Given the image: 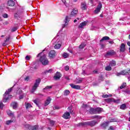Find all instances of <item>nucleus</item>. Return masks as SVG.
<instances>
[{
    "label": "nucleus",
    "instance_id": "24",
    "mask_svg": "<svg viewBox=\"0 0 130 130\" xmlns=\"http://www.w3.org/2000/svg\"><path fill=\"white\" fill-rule=\"evenodd\" d=\"M51 101V99L50 98H48L46 102H45V106H47L50 103V102Z\"/></svg>",
    "mask_w": 130,
    "mask_h": 130
},
{
    "label": "nucleus",
    "instance_id": "4",
    "mask_svg": "<svg viewBox=\"0 0 130 130\" xmlns=\"http://www.w3.org/2000/svg\"><path fill=\"white\" fill-rule=\"evenodd\" d=\"M40 61H41V62H42V64L44 66L47 65L49 62L47 59V58L46 57V55L45 54L41 57L40 58Z\"/></svg>",
    "mask_w": 130,
    "mask_h": 130
},
{
    "label": "nucleus",
    "instance_id": "13",
    "mask_svg": "<svg viewBox=\"0 0 130 130\" xmlns=\"http://www.w3.org/2000/svg\"><path fill=\"white\" fill-rule=\"evenodd\" d=\"M70 86L72 89H76V90H80V89H81V86L80 85H77L72 83L70 84Z\"/></svg>",
    "mask_w": 130,
    "mask_h": 130
},
{
    "label": "nucleus",
    "instance_id": "30",
    "mask_svg": "<svg viewBox=\"0 0 130 130\" xmlns=\"http://www.w3.org/2000/svg\"><path fill=\"white\" fill-rule=\"evenodd\" d=\"M105 70L106 71H111V70H112V68H111V66H110V64H109V66H107L105 68Z\"/></svg>",
    "mask_w": 130,
    "mask_h": 130
},
{
    "label": "nucleus",
    "instance_id": "62",
    "mask_svg": "<svg viewBox=\"0 0 130 130\" xmlns=\"http://www.w3.org/2000/svg\"><path fill=\"white\" fill-rule=\"evenodd\" d=\"M127 45H128V46H130V41L127 42Z\"/></svg>",
    "mask_w": 130,
    "mask_h": 130
},
{
    "label": "nucleus",
    "instance_id": "17",
    "mask_svg": "<svg viewBox=\"0 0 130 130\" xmlns=\"http://www.w3.org/2000/svg\"><path fill=\"white\" fill-rule=\"evenodd\" d=\"M120 51H121V52H124V51H125V45L124 44H121Z\"/></svg>",
    "mask_w": 130,
    "mask_h": 130
},
{
    "label": "nucleus",
    "instance_id": "57",
    "mask_svg": "<svg viewBox=\"0 0 130 130\" xmlns=\"http://www.w3.org/2000/svg\"><path fill=\"white\" fill-rule=\"evenodd\" d=\"M82 107H83V108H86L87 107V105H83L82 106Z\"/></svg>",
    "mask_w": 130,
    "mask_h": 130
},
{
    "label": "nucleus",
    "instance_id": "16",
    "mask_svg": "<svg viewBox=\"0 0 130 130\" xmlns=\"http://www.w3.org/2000/svg\"><path fill=\"white\" fill-rule=\"evenodd\" d=\"M27 126H28V129L29 130H37L38 129V126L37 125L30 126L28 125Z\"/></svg>",
    "mask_w": 130,
    "mask_h": 130
},
{
    "label": "nucleus",
    "instance_id": "3",
    "mask_svg": "<svg viewBox=\"0 0 130 130\" xmlns=\"http://www.w3.org/2000/svg\"><path fill=\"white\" fill-rule=\"evenodd\" d=\"M40 82H41V79L40 78H38L36 80V82L35 83L34 85L32 86V89H31V93H34L36 91L37 88L39 87V84H40Z\"/></svg>",
    "mask_w": 130,
    "mask_h": 130
},
{
    "label": "nucleus",
    "instance_id": "2",
    "mask_svg": "<svg viewBox=\"0 0 130 130\" xmlns=\"http://www.w3.org/2000/svg\"><path fill=\"white\" fill-rule=\"evenodd\" d=\"M97 122L95 121H87V122H83L79 123V125L81 126H87V125H89L90 126H94L96 125Z\"/></svg>",
    "mask_w": 130,
    "mask_h": 130
},
{
    "label": "nucleus",
    "instance_id": "6",
    "mask_svg": "<svg viewBox=\"0 0 130 130\" xmlns=\"http://www.w3.org/2000/svg\"><path fill=\"white\" fill-rule=\"evenodd\" d=\"M56 42L57 44L55 45L54 48H55V49H59L61 47V43L59 41V40H57Z\"/></svg>",
    "mask_w": 130,
    "mask_h": 130
},
{
    "label": "nucleus",
    "instance_id": "32",
    "mask_svg": "<svg viewBox=\"0 0 130 130\" xmlns=\"http://www.w3.org/2000/svg\"><path fill=\"white\" fill-rule=\"evenodd\" d=\"M7 114L9 116H14V113H13L11 111H7Z\"/></svg>",
    "mask_w": 130,
    "mask_h": 130
},
{
    "label": "nucleus",
    "instance_id": "44",
    "mask_svg": "<svg viewBox=\"0 0 130 130\" xmlns=\"http://www.w3.org/2000/svg\"><path fill=\"white\" fill-rule=\"evenodd\" d=\"M3 18H8V14H7V13H5L3 15Z\"/></svg>",
    "mask_w": 130,
    "mask_h": 130
},
{
    "label": "nucleus",
    "instance_id": "35",
    "mask_svg": "<svg viewBox=\"0 0 130 130\" xmlns=\"http://www.w3.org/2000/svg\"><path fill=\"white\" fill-rule=\"evenodd\" d=\"M62 56L64 58H68V57H69V54L67 53H63Z\"/></svg>",
    "mask_w": 130,
    "mask_h": 130
},
{
    "label": "nucleus",
    "instance_id": "37",
    "mask_svg": "<svg viewBox=\"0 0 130 130\" xmlns=\"http://www.w3.org/2000/svg\"><path fill=\"white\" fill-rule=\"evenodd\" d=\"M52 88V86H47L45 88H44V90H49Z\"/></svg>",
    "mask_w": 130,
    "mask_h": 130
},
{
    "label": "nucleus",
    "instance_id": "19",
    "mask_svg": "<svg viewBox=\"0 0 130 130\" xmlns=\"http://www.w3.org/2000/svg\"><path fill=\"white\" fill-rule=\"evenodd\" d=\"M8 5L10 7H14L15 6V2L13 0H9L8 3Z\"/></svg>",
    "mask_w": 130,
    "mask_h": 130
},
{
    "label": "nucleus",
    "instance_id": "29",
    "mask_svg": "<svg viewBox=\"0 0 130 130\" xmlns=\"http://www.w3.org/2000/svg\"><path fill=\"white\" fill-rule=\"evenodd\" d=\"M25 107L26 109H28V108H31V107H32V105L29 103H25Z\"/></svg>",
    "mask_w": 130,
    "mask_h": 130
},
{
    "label": "nucleus",
    "instance_id": "58",
    "mask_svg": "<svg viewBox=\"0 0 130 130\" xmlns=\"http://www.w3.org/2000/svg\"><path fill=\"white\" fill-rule=\"evenodd\" d=\"M41 54H42V52L39 53L37 55V57H38L39 56H40V55H41Z\"/></svg>",
    "mask_w": 130,
    "mask_h": 130
},
{
    "label": "nucleus",
    "instance_id": "52",
    "mask_svg": "<svg viewBox=\"0 0 130 130\" xmlns=\"http://www.w3.org/2000/svg\"><path fill=\"white\" fill-rule=\"evenodd\" d=\"M16 30H17V28L14 27V28H12V32H15V31H16Z\"/></svg>",
    "mask_w": 130,
    "mask_h": 130
},
{
    "label": "nucleus",
    "instance_id": "34",
    "mask_svg": "<svg viewBox=\"0 0 130 130\" xmlns=\"http://www.w3.org/2000/svg\"><path fill=\"white\" fill-rule=\"evenodd\" d=\"M113 103H116L117 104H118V103H120V99L115 100V99H114Z\"/></svg>",
    "mask_w": 130,
    "mask_h": 130
},
{
    "label": "nucleus",
    "instance_id": "49",
    "mask_svg": "<svg viewBox=\"0 0 130 130\" xmlns=\"http://www.w3.org/2000/svg\"><path fill=\"white\" fill-rule=\"evenodd\" d=\"M31 57H30V56H28V55H27L26 57H25V59L26 60H30V58Z\"/></svg>",
    "mask_w": 130,
    "mask_h": 130
},
{
    "label": "nucleus",
    "instance_id": "41",
    "mask_svg": "<svg viewBox=\"0 0 130 130\" xmlns=\"http://www.w3.org/2000/svg\"><path fill=\"white\" fill-rule=\"evenodd\" d=\"M10 39H11V35H9L8 37L6 38V39L5 40V42L9 41Z\"/></svg>",
    "mask_w": 130,
    "mask_h": 130
},
{
    "label": "nucleus",
    "instance_id": "40",
    "mask_svg": "<svg viewBox=\"0 0 130 130\" xmlns=\"http://www.w3.org/2000/svg\"><path fill=\"white\" fill-rule=\"evenodd\" d=\"M12 122H13V121H12V120H8L6 121V124H7V125H9L11 124V123H12Z\"/></svg>",
    "mask_w": 130,
    "mask_h": 130
},
{
    "label": "nucleus",
    "instance_id": "23",
    "mask_svg": "<svg viewBox=\"0 0 130 130\" xmlns=\"http://www.w3.org/2000/svg\"><path fill=\"white\" fill-rule=\"evenodd\" d=\"M110 38L108 36H105L102 38V39L100 40V42H102V41H105L106 40H109Z\"/></svg>",
    "mask_w": 130,
    "mask_h": 130
},
{
    "label": "nucleus",
    "instance_id": "36",
    "mask_svg": "<svg viewBox=\"0 0 130 130\" xmlns=\"http://www.w3.org/2000/svg\"><path fill=\"white\" fill-rule=\"evenodd\" d=\"M86 46V44L85 43H82L79 46V48H81V49H83L84 47Z\"/></svg>",
    "mask_w": 130,
    "mask_h": 130
},
{
    "label": "nucleus",
    "instance_id": "14",
    "mask_svg": "<svg viewBox=\"0 0 130 130\" xmlns=\"http://www.w3.org/2000/svg\"><path fill=\"white\" fill-rule=\"evenodd\" d=\"M11 106L13 109H16L18 108V103L16 102H12L11 104Z\"/></svg>",
    "mask_w": 130,
    "mask_h": 130
},
{
    "label": "nucleus",
    "instance_id": "42",
    "mask_svg": "<svg viewBox=\"0 0 130 130\" xmlns=\"http://www.w3.org/2000/svg\"><path fill=\"white\" fill-rule=\"evenodd\" d=\"M4 104H3V102H0V108L1 109H3V108H4Z\"/></svg>",
    "mask_w": 130,
    "mask_h": 130
},
{
    "label": "nucleus",
    "instance_id": "39",
    "mask_svg": "<svg viewBox=\"0 0 130 130\" xmlns=\"http://www.w3.org/2000/svg\"><path fill=\"white\" fill-rule=\"evenodd\" d=\"M34 102L35 103V104H36V105H37V106H39V101H38V100H35Z\"/></svg>",
    "mask_w": 130,
    "mask_h": 130
},
{
    "label": "nucleus",
    "instance_id": "48",
    "mask_svg": "<svg viewBox=\"0 0 130 130\" xmlns=\"http://www.w3.org/2000/svg\"><path fill=\"white\" fill-rule=\"evenodd\" d=\"M103 98H108L109 97V95L108 94H104L102 95Z\"/></svg>",
    "mask_w": 130,
    "mask_h": 130
},
{
    "label": "nucleus",
    "instance_id": "59",
    "mask_svg": "<svg viewBox=\"0 0 130 130\" xmlns=\"http://www.w3.org/2000/svg\"><path fill=\"white\" fill-rule=\"evenodd\" d=\"M82 74L83 75H87V73H86V71H83V72H82Z\"/></svg>",
    "mask_w": 130,
    "mask_h": 130
},
{
    "label": "nucleus",
    "instance_id": "26",
    "mask_svg": "<svg viewBox=\"0 0 130 130\" xmlns=\"http://www.w3.org/2000/svg\"><path fill=\"white\" fill-rule=\"evenodd\" d=\"M126 108V105L125 104H123L120 107V109H122V110H124Z\"/></svg>",
    "mask_w": 130,
    "mask_h": 130
},
{
    "label": "nucleus",
    "instance_id": "54",
    "mask_svg": "<svg viewBox=\"0 0 130 130\" xmlns=\"http://www.w3.org/2000/svg\"><path fill=\"white\" fill-rule=\"evenodd\" d=\"M60 108H59L58 106H55L54 108H53L54 110L55 109H59Z\"/></svg>",
    "mask_w": 130,
    "mask_h": 130
},
{
    "label": "nucleus",
    "instance_id": "38",
    "mask_svg": "<svg viewBox=\"0 0 130 130\" xmlns=\"http://www.w3.org/2000/svg\"><path fill=\"white\" fill-rule=\"evenodd\" d=\"M52 72V69H50L49 70H47L44 72V74L46 75L47 74H48L49 73H51Z\"/></svg>",
    "mask_w": 130,
    "mask_h": 130
},
{
    "label": "nucleus",
    "instance_id": "25",
    "mask_svg": "<svg viewBox=\"0 0 130 130\" xmlns=\"http://www.w3.org/2000/svg\"><path fill=\"white\" fill-rule=\"evenodd\" d=\"M114 99L113 98H109L106 99V102L107 103H112L113 102Z\"/></svg>",
    "mask_w": 130,
    "mask_h": 130
},
{
    "label": "nucleus",
    "instance_id": "51",
    "mask_svg": "<svg viewBox=\"0 0 130 130\" xmlns=\"http://www.w3.org/2000/svg\"><path fill=\"white\" fill-rule=\"evenodd\" d=\"M99 81H103V76H100L99 78Z\"/></svg>",
    "mask_w": 130,
    "mask_h": 130
},
{
    "label": "nucleus",
    "instance_id": "53",
    "mask_svg": "<svg viewBox=\"0 0 130 130\" xmlns=\"http://www.w3.org/2000/svg\"><path fill=\"white\" fill-rule=\"evenodd\" d=\"M29 76H27L25 78H24L25 81H29Z\"/></svg>",
    "mask_w": 130,
    "mask_h": 130
},
{
    "label": "nucleus",
    "instance_id": "10",
    "mask_svg": "<svg viewBox=\"0 0 130 130\" xmlns=\"http://www.w3.org/2000/svg\"><path fill=\"white\" fill-rule=\"evenodd\" d=\"M88 24V21H84L81 23L78 26L79 29H83Z\"/></svg>",
    "mask_w": 130,
    "mask_h": 130
},
{
    "label": "nucleus",
    "instance_id": "64",
    "mask_svg": "<svg viewBox=\"0 0 130 130\" xmlns=\"http://www.w3.org/2000/svg\"><path fill=\"white\" fill-rule=\"evenodd\" d=\"M101 47H102V48H104V45L102 44L101 45Z\"/></svg>",
    "mask_w": 130,
    "mask_h": 130
},
{
    "label": "nucleus",
    "instance_id": "12",
    "mask_svg": "<svg viewBox=\"0 0 130 130\" xmlns=\"http://www.w3.org/2000/svg\"><path fill=\"white\" fill-rule=\"evenodd\" d=\"M55 51L51 50L49 52V56L50 58H53V57H55Z\"/></svg>",
    "mask_w": 130,
    "mask_h": 130
},
{
    "label": "nucleus",
    "instance_id": "9",
    "mask_svg": "<svg viewBox=\"0 0 130 130\" xmlns=\"http://www.w3.org/2000/svg\"><path fill=\"white\" fill-rule=\"evenodd\" d=\"M130 74V69H127L125 70H123L121 71V74L123 76H125V75H129Z\"/></svg>",
    "mask_w": 130,
    "mask_h": 130
},
{
    "label": "nucleus",
    "instance_id": "55",
    "mask_svg": "<svg viewBox=\"0 0 130 130\" xmlns=\"http://www.w3.org/2000/svg\"><path fill=\"white\" fill-rule=\"evenodd\" d=\"M109 43H110V44H113L114 42H113V41H109Z\"/></svg>",
    "mask_w": 130,
    "mask_h": 130
},
{
    "label": "nucleus",
    "instance_id": "43",
    "mask_svg": "<svg viewBox=\"0 0 130 130\" xmlns=\"http://www.w3.org/2000/svg\"><path fill=\"white\" fill-rule=\"evenodd\" d=\"M82 82H83V78H81L79 80H78L77 81V83L78 84H80V83H82Z\"/></svg>",
    "mask_w": 130,
    "mask_h": 130
},
{
    "label": "nucleus",
    "instance_id": "33",
    "mask_svg": "<svg viewBox=\"0 0 130 130\" xmlns=\"http://www.w3.org/2000/svg\"><path fill=\"white\" fill-rule=\"evenodd\" d=\"M70 94V90H66L64 91V95L65 96H68V95H69Z\"/></svg>",
    "mask_w": 130,
    "mask_h": 130
},
{
    "label": "nucleus",
    "instance_id": "20",
    "mask_svg": "<svg viewBox=\"0 0 130 130\" xmlns=\"http://www.w3.org/2000/svg\"><path fill=\"white\" fill-rule=\"evenodd\" d=\"M89 112L91 114H96V109L90 108L89 110Z\"/></svg>",
    "mask_w": 130,
    "mask_h": 130
},
{
    "label": "nucleus",
    "instance_id": "27",
    "mask_svg": "<svg viewBox=\"0 0 130 130\" xmlns=\"http://www.w3.org/2000/svg\"><path fill=\"white\" fill-rule=\"evenodd\" d=\"M102 127H103L104 128H106V127H107V126H108V122H106L105 123H104L102 125Z\"/></svg>",
    "mask_w": 130,
    "mask_h": 130
},
{
    "label": "nucleus",
    "instance_id": "11",
    "mask_svg": "<svg viewBox=\"0 0 130 130\" xmlns=\"http://www.w3.org/2000/svg\"><path fill=\"white\" fill-rule=\"evenodd\" d=\"M108 55L112 56L115 55V52L114 50H110L108 51L107 53L105 54V56H108Z\"/></svg>",
    "mask_w": 130,
    "mask_h": 130
},
{
    "label": "nucleus",
    "instance_id": "22",
    "mask_svg": "<svg viewBox=\"0 0 130 130\" xmlns=\"http://www.w3.org/2000/svg\"><path fill=\"white\" fill-rule=\"evenodd\" d=\"M81 8L83 11L87 9V5L85 3H81Z\"/></svg>",
    "mask_w": 130,
    "mask_h": 130
},
{
    "label": "nucleus",
    "instance_id": "31",
    "mask_svg": "<svg viewBox=\"0 0 130 130\" xmlns=\"http://www.w3.org/2000/svg\"><path fill=\"white\" fill-rule=\"evenodd\" d=\"M116 62H115V61H112L110 63V66L111 67H114V66H116Z\"/></svg>",
    "mask_w": 130,
    "mask_h": 130
},
{
    "label": "nucleus",
    "instance_id": "5",
    "mask_svg": "<svg viewBox=\"0 0 130 130\" xmlns=\"http://www.w3.org/2000/svg\"><path fill=\"white\" fill-rule=\"evenodd\" d=\"M101 9H102V4H101V2H100L99 3L97 8L94 10V12L96 14H98L100 12V11H101Z\"/></svg>",
    "mask_w": 130,
    "mask_h": 130
},
{
    "label": "nucleus",
    "instance_id": "8",
    "mask_svg": "<svg viewBox=\"0 0 130 130\" xmlns=\"http://www.w3.org/2000/svg\"><path fill=\"white\" fill-rule=\"evenodd\" d=\"M62 118H64V119H69V118H71V115L69 112H66L62 115Z\"/></svg>",
    "mask_w": 130,
    "mask_h": 130
},
{
    "label": "nucleus",
    "instance_id": "28",
    "mask_svg": "<svg viewBox=\"0 0 130 130\" xmlns=\"http://www.w3.org/2000/svg\"><path fill=\"white\" fill-rule=\"evenodd\" d=\"M126 87V83L124 82L122 84V85L120 86V89H123Z\"/></svg>",
    "mask_w": 130,
    "mask_h": 130
},
{
    "label": "nucleus",
    "instance_id": "1",
    "mask_svg": "<svg viewBox=\"0 0 130 130\" xmlns=\"http://www.w3.org/2000/svg\"><path fill=\"white\" fill-rule=\"evenodd\" d=\"M12 90H13V87H11L7 90L3 96V102H7L8 100H10V99H12L13 96L12 95H10V93L12 92Z\"/></svg>",
    "mask_w": 130,
    "mask_h": 130
},
{
    "label": "nucleus",
    "instance_id": "50",
    "mask_svg": "<svg viewBox=\"0 0 130 130\" xmlns=\"http://www.w3.org/2000/svg\"><path fill=\"white\" fill-rule=\"evenodd\" d=\"M64 70L65 71H69V70H70V67H69L68 66H66L64 68Z\"/></svg>",
    "mask_w": 130,
    "mask_h": 130
},
{
    "label": "nucleus",
    "instance_id": "60",
    "mask_svg": "<svg viewBox=\"0 0 130 130\" xmlns=\"http://www.w3.org/2000/svg\"><path fill=\"white\" fill-rule=\"evenodd\" d=\"M120 75H121V72H120V73H117V76H120Z\"/></svg>",
    "mask_w": 130,
    "mask_h": 130
},
{
    "label": "nucleus",
    "instance_id": "7",
    "mask_svg": "<svg viewBox=\"0 0 130 130\" xmlns=\"http://www.w3.org/2000/svg\"><path fill=\"white\" fill-rule=\"evenodd\" d=\"M77 14H78V9H74L71 12L70 17H75V16H77Z\"/></svg>",
    "mask_w": 130,
    "mask_h": 130
},
{
    "label": "nucleus",
    "instance_id": "56",
    "mask_svg": "<svg viewBox=\"0 0 130 130\" xmlns=\"http://www.w3.org/2000/svg\"><path fill=\"white\" fill-rule=\"evenodd\" d=\"M62 3H63L64 5H66L67 2L66 1V0H61Z\"/></svg>",
    "mask_w": 130,
    "mask_h": 130
},
{
    "label": "nucleus",
    "instance_id": "15",
    "mask_svg": "<svg viewBox=\"0 0 130 130\" xmlns=\"http://www.w3.org/2000/svg\"><path fill=\"white\" fill-rule=\"evenodd\" d=\"M70 21V18L68 16H66L64 22L65 23L62 26V28H64V27L68 26V24H69V21Z\"/></svg>",
    "mask_w": 130,
    "mask_h": 130
},
{
    "label": "nucleus",
    "instance_id": "18",
    "mask_svg": "<svg viewBox=\"0 0 130 130\" xmlns=\"http://www.w3.org/2000/svg\"><path fill=\"white\" fill-rule=\"evenodd\" d=\"M54 80H59L60 79V74L59 72H56L54 76Z\"/></svg>",
    "mask_w": 130,
    "mask_h": 130
},
{
    "label": "nucleus",
    "instance_id": "61",
    "mask_svg": "<svg viewBox=\"0 0 130 130\" xmlns=\"http://www.w3.org/2000/svg\"><path fill=\"white\" fill-rule=\"evenodd\" d=\"M65 79H66V80H68V81H69V80H70V77H65Z\"/></svg>",
    "mask_w": 130,
    "mask_h": 130
},
{
    "label": "nucleus",
    "instance_id": "21",
    "mask_svg": "<svg viewBox=\"0 0 130 130\" xmlns=\"http://www.w3.org/2000/svg\"><path fill=\"white\" fill-rule=\"evenodd\" d=\"M102 110H103V109H102L101 108H95V112H96V114L98 113H101V112H102Z\"/></svg>",
    "mask_w": 130,
    "mask_h": 130
},
{
    "label": "nucleus",
    "instance_id": "47",
    "mask_svg": "<svg viewBox=\"0 0 130 130\" xmlns=\"http://www.w3.org/2000/svg\"><path fill=\"white\" fill-rule=\"evenodd\" d=\"M94 118H98V119H101V118H102V117L100 116H95L94 117Z\"/></svg>",
    "mask_w": 130,
    "mask_h": 130
},
{
    "label": "nucleus",
    "instance_id": "46",
    "mask_svg": "<svg viewBox=\"0 0 130 130\" xmlns=\"http://www.w3.org/2000/svg\"><path fill=\"white\" fill-rule=\"evenodd\" d=\"M25 95V93H23L22 94L20 95L19 98L20 99H23L24 98V96Z\"/></svg>",
    "mask_w": 130,
    "mask_h": 130
},
{
    "label": "nucleus",
    "instance_id": "45",
    "mask_svg": "<svg viewBox=\"0 0 130 130\" xmlns=\"http://www.w3.org/2000/svg\"><path fill=\"white\" fill-rule=\"evenodd\" d=\"M50 124L51 125V126L54 125V122L53 120L50 121Z\"/></svg>",
    "mask_w": 130,
    "mask_h": 130
},
{
    "label": "nucleus",
    "instance_id": "63",
    "mask_svg": "<svg viewBox=\"0 0 130 130\" xmlns=\"http://www.w3.org/2000/svg\"><path fill=\"white\" fill-rule=\"evenodd\" d=\"M109 129L111 130H113V127L110 126Z\"/></svg>",
    "mask_w": 130,
    "mask_h": 130
}]
</instances>
